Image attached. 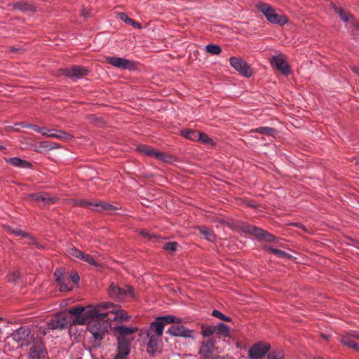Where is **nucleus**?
I'll return each mask as SVG.
<instances>
[{"label": "nucleus", "instance_id": "obj_45", "mask_svg": "<svg viewBox=\"0 0 359 359\" xmlns=\"http://www.w3.org/2000/svg\"><path fill=\"white\" fill-rule=\"evenodd\" d=\"M163 249L167 251L175 252L177 249V243H175V242L166 243L163 246Z\"/></svg>", "mask_w": 359, "mask_h": 359}, {"label": "nucleus", "instance_id": "obj_46", "mask_svg": "<svg viewBox=\"0 0 359 359\" xmlns=\"http://www.w3.org/2000/svg\"><path fill=\"white\" fill-rule=\"evenodd\" d=\"M114 307H115V305L112 303L102 302V303L99 304L97 306L96 309H109L114 308Z\"/></svg>", "mask_w": 359, "mask_h": 359}, {"label": "nucleus", "instance_id": "obj_21", "mask_svg": "<svg viewBox=\"0 0 359 359\" xmlns=\"http://www.w3.org/2000/svg\"><path fill=\"white\" fill-rule=\"evenodd\" d=\"M182 320L180 318H177L172 315H167L163 316H159L156 318V320L151 323V325H162V331L163 332L164 327L166 324L170 323H180Z\"/></svg>", "mask_w": 359, "mask_h": 359}, {"label": "nucleus", "instance_id": "obj_15", "mask_svg": "<svg viewBox=\"0 0 359 359\" xmlns=\"http://www.w3.org/2000/svg\"><path fill=\"white\" fill-rule=\"evenodd\" d=\"M76 204L87 208L90 210L96 211H101L104 210H117V208L114 207L113 205L102 202L92 203L87 201L81 200L77 201Z\"/></svg>", "mask_w": 359, "mask_h": 359}, {"label": "nucleus", "instance_id": "obj_37", "mask_svg": "<svg viewBox=\"0 0 359 359\" xmlns=\"http://www.w3.org/2000/svg\"><path fill=\"white\" fill-rule=\"evenodd\" d=\"M67 253L69 254V255L74 257L81 260L85 252L79 250L76 248L73 247L68 249Z\"/></svg>", "mask_w": 359, "mask_h": 359}, {"label": "nucleus", "instance_id": "obj_2", "mask_svg": "<svg viewBox=\"0 0 359 359\" xmlns=\"http://www.w3.org/2000/svg\"><path fill=\"white\" fill-rule=\"evenodd\" d=\"M69 313L74 316V318L71 320L74 325H84L88 323L90 319L99 318L104 320L108 315L107 313H99L97 309L93 308L92 305L88 307L74 306L69 309Z\"/></svg>", "mask_w": 359, "mask_h": 359}, {"label": "nucleus", "instance_id": "obj_52", "mask_svg": "<svg viewBox=\"0 0 359 359\" xmlns=\"http://www.w3.org/2000/svg\"><path fill=\"white\" fill-rule=\"evenodd\" d=\"M48 128H45V127H41V128H40V131H39V133H41V134L42 135H43V136H46V135H48V134L47 133V132H48Z\"/></svg>", "mask_w": 359, "mask_h": 359}, {"label": "nucleus", "instance_id": "obj_35", "mask_svg": "<svg viewBox=\"0 0 359 359\" xmlns=\"http://www.w3.org/2000/svg\"><path fill=\"white\" fill-rule=\"evenodd\" d=\"M334 10L339 14L341 20L344 22H348L351 18H353L351 15L345 13L341 8H339L335 6H334Z\"/></svg>", "mask_w": 359, "mask_h": 359}, {"label": "nucleus", "instance_id": "obj_47", "mask_svg": "<svg viewBox=\"0 0 359 359\" xmlns=\"http://www.w3.org/2000/svg\"><path fill=\"white\" fill-rule=\"evenodd\" d=\"M70 278L73 283L77 284L80 280V276L76 271H72L70 273Z\"/></svg>", "mask_w": 359, "mask_h": 359}, {"label": "nucleus", "instance_id": "obj_49", "mask_svg": "<svg viewBox=\"0 0 359 359\" xmlns=\"http://www.w3.org/2000/svg\"><path fill=\"white\" fill-rule=\"evenodd\" d=\"M210 359H234L232 356L229 355H213Z\"/></svg>", "mask_w": 359, "mask_h": 359}, {"label": "nucleus", "instance_id": "obj_31", "mask_svg": "<svg viewBox=\"0 0 359 359\" xmlns=\"http://www.w3.org/2000/svg\"><path fill=\"white\" fill-rule=\"evenodd\" d=\"M137 150L146 156H151L155 158V154L157 151L154 150L150 147L141 145L137 147Z\"/></svg>", "mask_w": 359, "mask_h": 359}, {"label": "nucleus", "instance_id": "obj_56", "mask_svg": "<svg viewBox=\"0 0 359 359\" xmlns=\"http://www.w3.org/2000/svg\"><path fill=\"white\" fill-rule=\"evenodd\" d=\"M351 70L359 76V67H352Z\"/></svg>", "mask_w": 359, "mask_h": 359}, {"label": "nucleus", "instance_id": "obj_62", "mask_svg": "<svg viewBox=\"0 0 359 359\" xmlns=\"http://www.w3.org/2000/svg\"><path fill=\"white\" fill-rule=\"evenodd\" d=\"M358 166H359V160H358Z\"/></svg>", "mask_w": 359, "mask_h": 359}, {"label": "nucleus", "instance_id": "obj_33", "mask_svg": "<svg viewBox=\"0 0 359 359\" xmlns=\"http://www.w3.org/2000/svg\"><path fill=\"white\" fill-rule=\"evenodd\" d=\"M181 134L184 137L193 140L197 141L198 134V133L191 130H183L181 131Z\"/></svg>", "mask_w": 359, "mask_h": 359}, {"label": "nucleus", "instance_id": "obj_22", "mask_svg": "<svg viewBox=\"0 0 359 359\" xmlns=\"http://www.w3.org/2000/svg\"><path fill=\"white\" fill-rule=\"evenodd\" d=\"M6 162L15 167L29 168L32 164L26 160L21 159L19 157H12L6 159Z\"/></svg>", "mask_w": 359, "mask_h": 359}, {"label": "nucleus", "instance_id": "obj_5", "mask_svg": "<svg viewBox=\"0 0 359 359\" xmlns=\"http://www.w3.org/2000/svg\"><path fill=\"white\" fill-rule=\"evenodd\" d=\"M11 337L21 346L29 345L32 339L30 328L27 326H22L14 330Z\"/></svg>", "mask_w": 359, "mask_h": 359}, {"label": "nucleus", "instance_id": "obj_50", "mask_svg": "<svg viewBox=\"0 0 359 359\" xmlns=\"http://www.w3.org/2000/svg\"><path fill=\"white\" fill-rule=\"evenodd\" d=\"M13 233L17 236H22V237H27L28 236L27 233L23 232L22 230L15 229L13 231Z\"/></svg>", "mask_w": 359, "mask_h": 359}, {"label": "nucleus", "instance_id": "obj_63", "mask_svg": "<svg viewBox=\"0 0 359 359\" xmlns=\"http://www.w3.org/2000/svg\"><path fill=\"white\" fill-rule=\"evenodd\" d=\"M0 320H1V318H0Z\"/></svg>", "mask_w": 359, "mask_h": 359}, {"label": "nucleus", "instance_id": "obj_10", "mask_svg": "<svg viewBox=\"0 0 359 359\" xmlns=\"http://www.w3.org/2000/svg\"><path fill=\"white\" fill-rule=\"evenodd\" d=\"M271 349V346L269 344L263 342L255 343L248 350V357L252 359H259L264 356Z\"/></svg>", "mask_w": 359, "mask_h": 359}, {"label": "nucleus", "instance_id": "obj_43", "mask_svg": "<svg viewBox=\"0 0 359 359\" xmlns=\"http://www.w3.org/2000/svg\"><path fill=\"white\" fill-rule=\"evenodd\" d=\"M81 260L88 263L90 265H93V266H98V264L95 262L94 258L92 256H90V255L84 253Z\"/></svg>", "mask_w": 359, "mask_h": 359}, {"label": "nucleus", "instance_id": "obj_40", "mask_svg": "<svg viewBox=\"0 0 359 359\" xmlns=\"http://www.w3.org/2000/svg\"><path fill=\"white\" fill-rule=\"evenodd\" d=\"M283 358L284 354L282 350L272 351L269 353L267 355V359H283Z\"/></svg>", "mask_w": 359, "mask_h": 359}, {"label": "nucleus", "instance_id": "obj_12", "mask_svg": "<svg viewBox=\"0 0 359 359\" xmlns=\"http://www.w3.org/2000/svg\"><path fill=\"white\" fill-rule=\"evenodd\" d=\"M71 323L70 317L65 314H58L47 323V328L50 330L64 329Z\"/></svg>", "mask_w": 359, "mask_h": 359}, {"label": "nucleus", "instance_id": "obj_23", "mask_svg": "<svg viewBox=\"0 0 359 359\" xmlns=\"http://www.w3.org/2000/svg\"><path fill=\"white\" fill-rule=\"evenodd\" d=\"M13 8L15 9L21 11L22 13H33L36 11L35 7L26 1H18L13 4Z\"/></svg>", "mask_w": 359, "mask_h": 359}, {"label": "nucleus", "instance_id": "obj_32", "mask_svg": "<svg viewBox=\"0 0 359 359\" xmlns=\"http://www.w3.org/2000/svg\"><path fill=\"white\" fill-rule=\"evenodd\" d=\"M201 334L203 337H209L213 335L214 334H215V326H214V325L203 326Z\"/></svg>", "mask_w": 359, "mask_h": 359}, {"label": "nucleus", "instance_id": "obj_58", "mask_svg": "<svg viewBox=\"0 0 359 359\" xmlns=\"http://www.w3.org/2000/svg\"><path fill=\"white\" fill-rule=\"evenodd\" d=\"M352 348H354V349L357 350L358 351H359V345L355 343V346Z\"/></svg>", "mask_w": 359, "mask_h": 359}, {"label": "nucleus", "instance_id": "obj_54", "mask_svg": "<svg viewBox=\"0 0 359 359\" xmlns=\"http://www.w3.org/2000/svg\"><path fill=\"white\" fill-rule=\"evenodd\" d=\"M40 128H41V127H39V126H36V125H33V124H32V126H30V128H31V129H32V130H34L35 132H36V133H39V131H40Z\"/></svg>", "mask_w": 359, "mask_h": 359}, {"label": "nucleus", "instance_id": "obj_1", "mask_svg": "<svg viewBox=\"0 0 359 359\" xmlns=\"http://www.w3.org/2000/svg\"><path fill=\"white\" fill-rule=\"evenodd\" d=\"M162 325H151L148 328L141 331V337L148 339L147 352L154 355L161 351L162 346Z\"/></svg>", "mask_w": 359, "mask_h": 359}, {"label": "nucleus", "instance_id": "obj_29", "mask_svg": "<svg viewBox=\"0 0 359 359\" xmlns=\"http://www.w3.org/2000/svg\"><path fill=\"white\" fill-rule=\"evenodd\" d=\"M115 314L114 320L115 321H127L130 319V316H128L126 312L121 310L112 311Z\"/></svg>", "mask_w": 359, "mask_h": 359}, {"label": "nucleus", "instance_id": "obj_26", "mask_svg": "<svg viewBox=\"0 0 359 359\" xmlns=\"http://www.w3.org/2000/svg\"><path fill=\"white\" fill-rule=\"evenodd\" d=\"M215 334L222 335L224 337H229V327L223 323H219L215 326Z\"/></svg>", "mask_w": 359, "mask_h": 359}, {"label": "nucleus", "instance_id": "obj_48", "mask_svg": "<svg viewBox=\"0 0 359 359\" xmlns=\"http://www.w3.org/2000/svg\"><path fill=\"white\" fill-rule=\"evenodd\" d=\"M60 285V291L65 292V291H69L72 288L68 285V284L66 283L65 280L62 282V283H59Z\"/></svg>", "mask_w": 359, "mask_h": 359}, {"label": "nucleus", "instance_id": "obj_3", "mask_svg": "<svg viewBox=\"0 0 359 359\" xmlns=\"http://www.w3.org/2000/svg\"><path fill=\"white\" fill-rule=\"evenodd\" d=\"M258 9L266 17L267 20L273 24L280 25H285L287 19L285 15H278L275 10L266 4H260L258 5Z\"/></svg>", "mask_w": 359, "mask_h": 359}, {"label": "nucleus", "instance_id": "obj_53", "mask_svg": "<svg viewBox=\"0 0 359 359\" xmlns=\"http://www.w3.org/2000/svg\"><path fill=\"white\" fill-rule=\"evenodd\" d=\"M293 225L302 229L304 231H306V226L300 223H294Z\"/></svg>", "mask_w": 359, "mask_h": 359}, {"label": "nucleus", "instance_id": "obj_24", "mask_svg": "<svg viewBox=\"0 0 359 359\" xmlns=\"http://www.w3.org/2000/svg\"><path fill=\"white\" fill-rule=\"evenodd\" d=\"M264 250L270 253L273 254L277 257H280V258L290 259L292 257L291 255L288 254L287 252L283 251L281 250L274 248L271 246L264 245Z\"/></svg>", "mask_w": 359, "mask_h": 359}, {"label": "nucleus", "instance_id": "obj_19", "mask_svg": "<svg viewBox=\"0 0 359 359\" xmlns=\"http://www.w3.org/2000/svg\"><path fill=\"white\" fill-rule=\"evenodd\" d=\"M27 196L43 205L53 204L57 200V198L50 197L48 194H44L40 192L29 194Z\"/></svg>", "mask_w": 359, "mask_h": 359}, {"label": "nucleus", "instance_id": "obj_38", "mask_svg": "<svg viewBox=\"0 0 359 359\" xmlns=\"http://www.w3.org/2000/svg\"><path fill=\"white\" fill-rule=\"evenodd\" d=\"M205 50L208 53L218 55L221 53L222 49L219 45L216 44H208L205 46Z\"/></svg>", "mask_w": 359, "mask_h": 359}, {"label": "nucleus", "instance_id": "obj_11", "mask_svg": "<svg viewBox=\"0 0 359 359\" xmlns=\"http://www.w3.org/2000/svg\"><path fill=\"white\" fill-rule=\"evenodd\" d=\"M106 60L111 65L121 69L133 70L135 69V64L124 57L108 56L106 57Z\"/></svg>", "mask_w": 359, "mask_h": 359}, {"label": "nucleus", "instance_id": "obj_18", "mask_svg": "<svg viewBox=\"0 0 359 359\" xmlns=\"http://www.w3.org/2000/svg\"><path fill=\"white\" fill-rule=\"evenodd\" d=\"M45 346L41 341H34L29 348V359H41L46 353Z\"/></svg>", "mask_w": 359, "mask_h": 359}, {"label": "nucleus", "instance_id": "obj_61", "mask_svg": "<svg viewBox=\"0 0 359 359\" xmlns=\"http://www.w3.org/2000/svg\"><path fill=\"white\" fill-rule=\"evenodd\" d=\"M5 149V147H4V146L0 145V150H3V149Z\"/></svg>", "mask_w": 359, "mask_h": 359}, {"label": "nucleus", "instance_id": "obj_30", "mask_svg": "<svg viewBox=\"0 0 359 359\" xmlns=\"http://www.w3.org/2000/svg\"><path fill=\"white\" fill-rule=\"evenodd\" d=\"M200 233L209 241L213 242L215 240V235L213 231L208 228H201Z\"/></svg>", "mask_w": 359, "mask_h": 359}, {"label": "nucleus", "instance_id": "obj_57", "mask_svg": "<svg viewBox=\"0 0 359 359\" xmlns=\"http://www.w3.org/2000/svg\"><path fill=\"white\" fill-rule=\"evenodd\" d=\"M321 337L326 340H327L330 338V335L328 334H321Z\"/></svg>", "mask_w": 359, "mask_h": 359}, {"label": "nucleus", "instance_id": "obj_55", "mask_svg": "<svg viewBox=\"0 0 359 359\" xmlns=\"http://www.w3.org/2000/svg\"><path fill=\"white\" fill-rule=\"evenodd\" d=\"M18 125L21 126L23 128H30V126H32V124L27 123H25V122H22V123H18Z\"/></svg>", "mask_w": 359, "mask_h": 359}, {"label": "nucleus", "instance_id": "obj_34", "mask_svg": "<svg viewBox=\"0 0 359 359\" xmlns=\"http://www.w3.org/2000/svg\"><path fill=\"white\" fill-rule=\"evenodd\" d=\"M197 141H201L203 143H205V144H209L211 146L215 145L214 140L212 138L209 137L206 134L203 133H198Z\"/></svg>", "mask_w": 359, "mask_h": 359}, {"label": "nucleus", "instance_id": "obj_20", "mask_svg": "<svg viewBox=\"0 0 359 359\" xmlns=\"http://www.w3.org/2000/svg\"><path fill=\"white\" fill-rule=\"evenodd\" d=\"M138 330L137 327H126V325H116L114 327V331L118 336L117 339H126V337Z\"/></svg>", "mask_w": 359, "mask_h": 359}, {"label": "nucleus", "instance_id": "obj_60", "mask_svg": "<svg viewBox=\"0 0 359 359\" xmlns=\"http://www.w3.org/2000/svg\"><path fill=\"white\" fill-rule=\"evenodd\" d=\"M353 337L356 339H359V334H353Z\"/></svg>", "mask_w": 359, "mask_h": 359}, {"label": "nucleus", "instance_id": "obj_8", "mask_svg": "<svg viewBox=\"0 0 359 359\" xmlns=\"http://www.w3.org/2000/svg\"><path fill=\"white\" fill-rule=\"evenodd\" d=\"M108 292L111 298L118 300H122L127 296L128 294H129L131 297H135L134 290L131 287L127 286L126 289H124L120 287L114 283H111Z\"/></svg>", "mask_w": 359, "mask_h": 359}, {"label": "nucleus", "instance_id": "obj_25", "mask_svg": "<svg viewBox=\"0 0 359 359\" xmlns=\"http://www.w3.org/2000/svg\"><path fill=\"white\" fill-rule=\"evenodd\" d=\"M47 133L48 135H46V137H56L60 140L68 139L71 137L70 135L65 132L54 129H48Z\"/></svg>", "mask_w": 359, "mask_h": 359}, {"label": "nucleus", "instance_id": "obj_39", "mask_svg": "<svg viewBox=\"0 0 359 359\" xmlns=\"http://www.w3.org/2000/svg\"><path fill=\"white\" fill-rule=\"evenodd\" d=\"M54 276L55 278V280L58 283H62V281L65 279V274L62 269H57L54 273Z\"/></svg>", "mask_w": 359, "mask_h": 359}, {"label": "nucleus", "instance_id": "obj_6", "mask_svg": "<svg viewBox=\"0 0 359 359\" xmlns=\"http://www.w3.org/2000/svg\"><path fill=\"white\" fill-rule=\"evenodd\" d=\"M87 323L88 324V331L97 340H102L108 331L107 325L104 323L93 320L92 321L89 320Z\"/></svg>", "mask_w": 359, "mask_h": 359}, {"label": "nucleus", "instance_id": "obj_36", "mask_svg": "<svg viewBox=\"0 0 359 359\" xmlns=\"http://www.w3.org/2000/svg\"><path fill=\"white\" fill-rule=\"evenodd\" d=\"M255 131L258 133L265 134L269 136H273L276 133L275 129L270 127H259Z\"/></svg>", "mask_w": 359, "mask_h": 359}, {"label": "nucleus", "instance_id": "obj_59", "mask_svg": "<svg viewBox=\"0 0 359 359\" xmlns=\"http://www.w3.org/2000/svg\"><path fill=\"white\" fill-rule=\"evenodd\" d=\"M141 234L143 235V236H149V234L147 232H145L144 231H142L141 232Z\"/></svg>", "mask_w": 359, "mask_h": 359}, {"label": "nucleus", "instance_id": "obj_4", "mask_svg": "<svg viewBox=\"0 0 359 359\" xmlns=\"http://www.w3.org/2000/svg\"><path fill=\"white\" fill-rule=\"evenodd\" d=\"M242 229L244 232L257 237L261 242L272 243L276 241V237L274 236L255 226L245 224Z\"/></svg>", "mask_w": 359, "mask_h": 359}, {"label": "nucleus", "instance_id": "obj_27", "mask_svg": "<svg viewBox=\"0 0 359 359\" xmlns=\"http://www.w3.org/2000/svg\"><path fill=\"white\" fill-rule=\"evenodd\" d=\"M155 158L168 163H172L176 161V158L174 156L161 151H157L155 154Z\"/></svg>", "mask_w": 359, "mask_h": 359}, {"label": "nucleus", "instance_id": "obj_13", "mask_svg": "<svg viewBox=\"0 0 359 359\" xmlns=\"http://www.w3.org/2000/svg\"><path fill=\"white\" fill-rule=\"evenodd\" d=\"M167 333L172 337L194 339V330H189L182 325H171L167 330Z\"/></svg>", "mask_w": 359, "mask_h": 359}, {"label": "nucleus", "instance_id": "obj_7", "mask_svg": "<svg viewBox=\"0 0 359 359\" xmlns=\"http://www.w3.org/2000/svg\"><path fill=\"white\" fill-rule=\"evenodd\" d=\"M60 72L62 75L69 78L74 81H77L87 75L88 71L86 67L74 65L71 68L61 69Z\"/></svg>", "mask_w": 359, "mask_h": 359}, {"label": "nucleus", "instance_id": "obj_41", "mask_svg": "<svg viewBox=\"0 0 359 359\" xmlns=\"http://www.w3.org/2000/svg\"><path fill=\"white\" fill-rule=\"evenodd\" d=\"M212 316L215 317V318H217L219 319H221V320H223L224 321H226V322L231 321V318L230 317L224 315L222 313H221L218 310H213V311L212 313Z\"/></svg>", "mask_w": 359, "mask_h": 359}, {"label": "nucleus", "instance_id": "obj_51", "mask_svg": "<svg viewBox=\"0 0 359 359\" xmlns=\"http://www.w3.org/2000/svg\"><path fill=\"white\" fill-rule=\"evenodd\" d=\"M13 233L17 236H22V237H27L28 236L27 233L23 232L22 230L15 229L13 231Z\"/></svg>", "mask_w": 359, "mask_h": 359}, {"label": "nucleus", "instance_id": "obj_44", "mask_svg": "<svg viewBox=\"0 0 359 359\" xmlns=\"http://www.w3.org/2000/svg\"><path fill=\"white\" fill-rule=\"evenodd\" d=\"M20 278V272L18 271H13L7 276V280L11 283H15Z\"/></svg>", "mask_w": 359, "mask_h": 359}, {"label": "nucleus", "instance_id": "obj_28", "mask_svg": "<svg viewBox=\"0 0 359 359\" xmlns=\"http://www.w3.org/2000/svg\"><path fill=\"white\" fill-rule=\"evenodd\" d=\"M118 18L121 21L124 22L125 23L131 25L134 27H136L137 29L142 28V26L140 23L134 21L133 20H132L131 18H130L126 13L121 12L118 14Z\"/></svg>", "mask_w": 359, "mask_h": 359}, {"label": "nucleus", "instance_id": "obj_42", "mask_svg": "<svg viewBox=\"0 0 359 359\" xmlns=\"http://www.w3.org/2000/svg\"><path fill=\"white\" fill-rule=\"evenodd\" d=\"M341 342L343 345L350 348H353L355 344V342L348 336L342 337L341 339Z\"/></svg>", "mask_w": 359, "mask_h": 359}, {"label": "nucleus", "instance_id": "obj_14", "mask_svg": "<svg viewBox=\"0 0 359 359\" xmlns=\"http://www.w3.org/2000/svg\"><path fill=\"white\" fill-rule=\"evenodd\" d=\"M130 353V341L127 339H117L116 354L114 359H128Z\"/></svg>", "mask_w": 359, "mask_h": 359}, {"label": "nucleus", "instance_id": "obj_16", "mask_svg": "<svg viewBox=\"0 0 359 359\" xmlns=\"http://www.w3.org/2000/svg\"><path fill=\"white\" fill-rule=\"evenodd\" d=\"M216 341L213 339H209L207 341H202L198 351L199 355L204 359H210L212 353L216 349Z\"/></svg>", "mask_w": 359, "mask_h": 359}, {"label": "nucleus", "instance_id": "obj_9", "mask_svg": "<svg viewBox=\"0 0 359 359\" xmlns=\"http://www.w3.org/2000/svg\"><path fill=\"white\" fill-rule=\"evenodd\" d=\"M229 62L237 72L245 77H250L252 74V71L248 63L242 58L236 57H231Z\"/></svg>", "mask_w": 359, "mask_h": 359}, {"label": "nucleus", "instance_id": "obj_17", "mask_svg": "<svg viewBox=\"0 0 359 359\" xmlns=\"http://www.w3.org/2000/svg\"><path fill=\"white\" fill-rule=\"evenodd\" d=\"M271 65L280 71L283 75L290 74V67L283 55H273L271 58Z\"/></svg>", "mask_w": 359, "mask_h": 359}]
</instances>
